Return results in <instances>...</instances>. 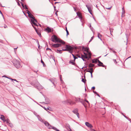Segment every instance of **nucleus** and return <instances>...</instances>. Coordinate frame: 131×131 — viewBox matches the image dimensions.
I'll list each match as a JSON object with an SVG mask.
<instances>
[{
  "label": "nucleus",
  "instance_id": "nucleus-1",
  "mask_svg": "<svg viewBox=\"0 0 131 131\" xmlns=\"http://www.w3.org/2000/svg\"><path fill=\"white\" fill-rule=\"evenodd\" d=\"M52 41L55 43L56 42H59L63 44L65 43V42L59 38H58L55 35H53L52 37Z\"/></svg>",
  "mask_w": 131,
  "mask_h": 131
},
{
  "label": "nucleus",
  "instance_id": "nucleus-2",
  "mask_svg": "<svg viewBox=\"0 0 131 131\" xmlns=\"http://www.w3.org/2000/svg\"><path fill=\"white\" fill-rule=\"evenodd\" d=\"M66 48H67V51H69L70 53H72V50L73 48L72 47L66 45Z\"/></svg>",
  "mask_w": 131,
  "mask_h": 131
},
{
  "label": "nucleus",
  "instance_id": "nucleus-3",
  "mask_svg": "<svg viewBox=\"0 0 131 131\" xmlns=\"http://www.w3.org/2000/svg\"><path fill=\"white\" fill-rule=\"evenodd\" d=\"M14 64L16 65V67L19 68L21 67V65L20 64L19 61L16 60L14 62Z\"/></svg>",
  "mask_w": 131,
  "mask_h": 131
},
{
  "label": "nucleus",
  "instance_id": "nucleus-4",
  "mask_svg": "<svg viewBox=\"0 0 131 131\" xmlns=\"http://www.w3.org/2000/svg\"><path fill=\"white\" fill-rule=\"evenodd\" d=\"M84 53V54L81 55V58L83 60H84V59L87 58H88V54L85 53Z\"/></svg>",
  "mask_w": 131,
  "mask_h": 131
},
{
  "label": "nucleus",
  "instance_id": "nucleus-5",
  "mask_svg": "<svg viewBox=\"0 0 131 131\" xmlns=\"http://www.w3.org/2000/svg\"><path fill=\"white\" fill-rule=\"evenodd\" d=\"M31 21L32 24L34 25H35L38 26L37 24L36 23L37 22V21L35 18L32 19L31 20Z\"/></svg>",
  "mask_w": 131,
  "mask_h": 131
},
{
  "label": "nucleus",
  "instance_id": "nucleus-6",
  "mask_svg": "<svg viewBox=\"0 0 131 131\" xmlns=\"http://www.w3.org/2000/svg\"><path fill=\"white\" fill-rule=\"evenodd\" d=\"M78 109H74L73 111V112L74 114H76L78 117L79 118V113H78Z\"/></svg>",
  "mask_w": 131,
  "mask_h": 131
},
{
  "label": "nucleus",
  "instance_id": "nucleus-7",
  "mask_svg": "<svg viewBox=\"0 0 131 131\" xmlns=\"http://www.w3.org/2000/svg\"><path fill=\"white\" fill-rule=\"evenodd\" d=\"M86 6L87 8L91 14H92L91 6L90 5H86Z\"/></svg>",
  "mask_w": 131,
  "mask_h": 131
},
{
  "label": "nucleus",
  "instance_id": "nucleus-8",
  "mask_svg": "<svg viewBox=\"0 0 131 131\" xmlns=\"http://www.w3.org/2000/svg\"><path fill=\"white\" fill-rule=\"evenodd\" d=\"M61 44H55L52 45V46L53 47L57 48L61 46Z\"/></svg>",
  "mask_w": 131,
  "mask_h": 131
},
{
  "label": "nucleus",
  "instance_id": "nucleus-9",
  "mask_svg": "<svg viewBox=\"0 0 131 131\" xmlns=\"http://www.w3.org/2000/svg\"><path fill=\"white\" fill-rule=\"evenodd\" d=\"M32 26L34 27V28L35 29V30H36V32H37V34L39 36H41V35L40 33V31L38 30L37 29H36V27H35L32 24Z\"/></svg>",
  "mask_w": 131,
  "mask_h": 131
},
{
  "label": "nucleus",
  "instance_id": "nucleus-10",
  "mask_svg": "<svg viewBox=\"0 0 131 131\" xmlns=\"http://www.w3.org/2000/svg\"><path fill=\"white\" fill-rule=\"evenodd\" d=\"M85 125L88 127L91 128L93 127L88 122H86L85 123Z\"/></svg>",
  "mask_w": 131,
  "mask_h": 131
},
{
  "label": "nucleus",
  "instance_id": "nucleus-11",
  "mask_svg": "<svg viewBox=\"0 0 131 131\" xmlns=\"http://www.w3.org/2000/svg\"><path fill=\"white\" fill-rule=\"evenodd\" d=\"M45 30L48 32H49L51 31V29L49 27H47L45 29Z\"/></svg>",
  "mask_w": 131,
  "mask_h": 131
},
{
  "label": "nucleus",
  "instance_id": "nucleus-12",
  "mask_svg": "<svg viewBox=\"0 0 131 131\" xmlns=\"http://www.w3.org/2000/svg\"><path fill=\"white\" fill-rule=\"evenodd\" d=\"M0 118L4 122H5V116L4 115H1Z\"/></svg>",
  "mask_w": 131,
  "mask_h": 131
},
{
  "label": "nucleus",
  "instance_id": "nucleus-13",
  "mask_svg": "<svg viewBox=\"0 0 131 131\" xmlns=\"http://www.w3.org/2000/svg\"><path fill=\"white\" fill-rule=\"evenodd\" d=\"M98 63H99L98 64V65L99 66H102L103 67H104V66L103 65V63H102L99 60L98 61Z\"/></svg>",
  "mask_w": 131,
  "mask_h": 131
},
{
  "label": "nucleus",
  "instance_id": "nucleus-14",
  "mask_svg": "<svg viewBox=\"0 0 131 131\" xmlns=\"http://www.w3.org/2000/svg\"><path fill=\"white\" fill-rule=\"evenodd\" d=\"M89 70L87 71V72H90L91 74H92L93 72V68H90L89 69Z\"/></svg>",
  "mask_w": 131,
  "mask_h": 131
},
{
  "label": "nucleus",
  "instance_id": "nucleus-15",
  "mask_svg": "<svg viewBox=\"0 0 131 131\" xmlns=\"http://www.w3.org/2000/svg\"><path fill=\"white\" fill-rule=\"evenodd\" d=\"M77 15L80 18H81V13L79 12L77 13Z\"/></svg>",
  "mask_w": 131,
  "mask_h": 131
},
{
  "label": "nucleus",
  "instance_id": "nucleus-16",
  "mask_svg": "<svg viewBox=\"0 0 131 131\" xmlns=\"http://www.w3.org/2000/svg\"><path fill=\"white\" fill-rule=\"evenodd\" d=\"M99 60L97 59H93L92 60V62L93 63H97L98 61Z\"/></svg>",
  "mask_w": 131,
  "mask_h": 131
},
{
  "label": "nucleus",
  "instance_id": "nucleus-17",
  "mask_svg": "<svg viewBox=\"0 0 131 131\" xmlns=\"http://www.w3.org/2000/svg\"><path fill=\"white\" fill-rule=\"evenodd\" d=\"M28 16L30 18H31L32 19L34 18V17L33 15L31 13L30 14H29Z\"/></svg>",
  "mask_w": 131,
  "mask_h": 131
},
{
  "label": "nucleus",
  "instance_id": "nucleus-18",
  "mask_svg": "<svg viewBox=\"0 0 131 131\" xmlns=\"http://www.w3.org/2000/svg\"><path fill=\"white\" fill-rule=\"evenodd\" d=\"M69 63L72 65H74V63L73 60H71L70 61Z\"/></svg>",
  "mask_w": 131,
  "mask_h": 131
},
{
  "label": "nucleus",
  "instance_id": "nucleus-19",
  "mask_svg": "<svg viewBox=\"0 0 131 131\" xmlns=\"http://www.w3.org/2000/svg\"><path fill=\"white\" fill-rule=\"evenodd\" d=\"M89 67H92L94 66V64H92V63H90L89 64Z\"/></svg>",
  "mask_w": 131,
  "mask_h": 131
},
{
  "label": "nucleus",
  "instance_id": "nucleus-20",
  "mask_svg": "<svg viewBox=\"0 0 131 131\" xmlns=\"http://www.w3.org/2000/svg\"><path fill=\"white\" fill-rule=\"evenodd\" d=\"M122 16H123V15L125 13V10H124V8H122Z\"/></svg>",
  "mask_w": 131,
  "mask_h": 131
},
{
  "label": "nucleus",
  "instance_id": "nucleus-21",
  "mask_svg": "<svg viewBox=\"0 0 131 131\" xmlns=\"http://www.w3.org/2000/svg\"><path fill=\"white\" fill-rule=\"evenodd\" d=\"M88 53V56L89 58H91V53L89 52Z\"/></svg>",
  "mask_w": 131,
  "mask_h": 131
},
{
  "label": "nucleus",
  "instance_id": "nucleus-22",
  "mask_svg": "<svg viewBox=\"0 0 131 131\" xmlns=\"http://www.w3.org/2000/svg\"><path fill=\"white\" fill-rule=\"evenodd\" d=\"M110 32L111 35H112V33L113 32V29L112 28H110Z\"/></svg>",
  "mask_w": 131,
  "mask_h": 131
},
{
  "label": "nucleus",
  "instance_id": "nucleus-23",
  "mask_svg": "<svg viewBox=\"0 0 131 131\" xmlns=\"http://www.w3.org/2000/svg\"><path fill=\"white\" fill-rule=\"evenodd\" d=\"M52 128L53 129L56 130V131H60L58 129H57L56 128L54 127H53Z\"/></svg>",
  "mask_w": 131,
  "mask_h": 131
},
{
  "label": "nucleus",
  "instance_id": "nucleus-24",
  "mask_svg": "<svg viewBox=\"0 0 131 131\" xmlns=\"http://www.w3.org/2000/svg\"><path fill=\"white\" fill-rule=\"evenodd\" d=\"M5 122H6V123H10V121L8 119H7L6 120H5Z\"/></svg>",
  "mask_w": 131,
  "mask_h": 131
},
{
  "label": "nucleus",
  "instance_id": "nucleus-25",
  "mask_svg": "<svg viewBox=\"0 0 131 131\" xmlns=\"http://www.w3.org/2000/svg\"><path fill=\"white\" fill-rule=\"evenodd\" d=\"M66 31L67 33V36H68V35H69V32L68 31V30L67 29V28L66 27Z\"/></svg>",
  "mask_w": 131,
  "mask_h": 131
},
{
  "label": "nucleus",
  "instance_id": "nucleus-26",
  "mask_svg": "<svg viewBox=\"0 0 131 131\" xmlns=\"http://www.w3.org/2000/svg\"><path fill=\"white\" fill-rule=\"evenodd\" d=\"M102 36V35L100 34H98V37L99 38H100Z\"/></svg>",
  "mask_w": 131,
  "mask_h": 131
},
{
  "label": "nucleus",
  "instance_id": "nucleus-27",
  "mask_svg": "<svg viewBox=\"0 0 131 131\" xmlns=\"http://www.w3.org/2000/svg\"><path fill=\"white\" fill-rule=\"evenodd\" d=\"M44 123L46 126H47L49 125V123L47 122H45Z\"/></svg>",
  "mask_w": 131,
  "mask_h": 131
},
{
  "label": "nucleus",
  "instance_id": "nucleus-28",
  "mask_svg": "<svg viewBox=\"0 0 131 131\" xmlns=\"http://www.w3.org/2000/svg\"><path fill=\"white\" fill-rule=\"evenodd\" d=\"M73 58H74V61L76 59H77V58L75 56H74Z\"/></svg>",
  "mask_w": 131,
  "mask_h": 131
},
{
  "label": "nucleus",
  "instance_id": "nucleus-29",
  "mask_svg": "<svg viewBox=\"0 0 131 131\" xmlns=\"http://www.w3.org/2000/svg\"><path fill=\"white\" fill-rule=\"evenodd\" d=\"M85 50L87 52V53L89 52V50L88 49V48H86V49H85Z\"/></svg>",
  "mask_w": 131,
  "mask_h": 131
},
{
  "label": "nucleus",
  "instance_id": "nucleus-30",
  "mask_svg": "<svg viewBox=\"0 0 131 131\" xmlns=\"http://www.w3.org/2000/svg\"><path fill=\"white\" fill-rule=\"evenodd\" d=\"M82 81L83 82L85 83V80L84 79L82 78Z\"/></svg>",
  "mask_w": 131,
  "mask_h": 131
},
{
  "label": "nucleus",
  "instance_id": "nucleus-31",
  "mask_svg": "<svg viewBox=\"0 0 131 131\" xmlns=\"http://www.w3.org/2000/svg\"><path fill=\"white\" fill-rule=\"evenodd\" d=\"M76 56L78 57L79 58H80L81 57H80V55L79 54H77L76 55Z\"/></svg>",
  "mask_w": 131,
  "mask_h": 131
},
{
  "label": "nucleus",
  "instance_id": "nucleus-32",
  "mask_svg": "<svg viewBox=\"0 0 131 131\" xmlns=\"http://www.w3.org/2000/svg\"><path fill=\"white\" fill-rule=\"evenodd\" d=\"M75 103L74 102H72L71 103H70V104H73Z\"/></svg>",
  "mask_w": 131,
  "mask_h": 131
},
{
  "label": "nucleus",
  "instance_id": "nucleus-33",
  "mask_svg": "<svg viewBox=\"0 0 131 131\" xmlns=\"http://www.w3.org/2000/svg\"><path fill=\"white\" fill-rule=\"evenodd\" d=\"M95 87H93L92 88V89H93V90H94L95 89Z\"/></svg>",
  "mask_w": 131,
  "mask_h": 131
},
{
  "label": "nucleus",
  "instance_id": "nucleus-34",
  "mask_svg": "<svg viewBox=\"0 0 131 131\" xmlns=\"http://www.w3.org/2000/svg\"><path fill=\"white\" fill-rule=\"evenodd\" d=\"M67 48H66V49H63L62 50L64 51H67Z\"/></svg>",
  "mask_w": 131,
  "mask_h": 131
},
{
  "label": "nucleus",
  "instance_id": "nucleus-35",
  "mask_svg": "<svg viewBox=\"0 0 131 131\" xmlns=\"http://www.w3.org/2000/svg\"><path fill=\"white\" fill-rule=\"evenodd\" d=\"M57 51L59 52V53H62L61 52V50H58Z\"/></svg>",
  "mask_w": 131,
  "mask_h": 131
},
{
  "label": "nucleus",
  "instance_id": "nucleus-36",
  "mask_svg": "<svg viewBox=\"0 0 131 131\" xmlns=\"http://www.w3.org/2000/svg\"><path fill=\"white\" fill-rule=\"evenodd\" d=\"M41 62L42 63H43V64H44V62L41 59Z\"/></svg>",
  "mask_w": 131,
  "mask_h": 131
},
{
  "label": "nucleus",
  "instance_id": "nucleus-37",
  "mask_svg": "<svg viewBox=\"0 0 131 131\" xmlns=\"http://www.w3.org/2000/svg\"><path fill=\"white\" fill-rule=\"evenodd\" d=\"M131 58V56L130 57H128L127 58V59H126V60H125V61H124V63L125 62V61H126V60H127L128 58Z\"/></svg>",
  "mask_w": 131,
  "mask_h": 131
},
{
  "label": "nucleus",
  "instance_id": "nucleus-38",
  "mask_svg": "<svg viewBox=\"0 0 131 131\" xmlns=\"http://www.w3.org/2000/svg\"><path fill=\"white\" fill-rule=\"evenodd\" d=\"M85 101H86V102L87 103H88V104H89V102H88V101H87V100H85Z\"/></svg>",
  "mask_w": 131,
  "mask_h": 131
},
{
  "label": "nucleus",
  "instance_id": "nucleus-39",
  "mask_svg": "<svg viewBox=\"0 0 131 131\" xmlns=\"http://www.w3.org/2000/svg\"><path fill=\"white\" fill-rule=\"evenodd\" d=\"M27 13L28 14V15H29V14H30V12H29V11L28 12H27Z\"/></svg>",
  "mask_w": 131,
  "mask_h": 131
},
{
  "label": "nucleus",
  "instance_id": "nucleus-40",
  "mask_svg": "<svg viewBox=\"0 0 131 131\" xmlns=\"http://www.w3.org/2000/svg\"><path fill=\"white\" fill-rule=\"evenodd\" d=\"M114 60V62H116V60L115 59H114V60Z\"/></svg>",
  "mask_w": 131,
  "mask_h": 131
},
{
  "label": "nucleus",
  "instance_id": "nucleus-41",
  "mask_svg": "<svg viewBox=\"0 0 131 131\" xmlns=\"http://www.w3.org/2000/svg\"><path fill=\"white\" fill-rule=\"evenodd\" d=\"M11 79V80H14L15 81H16V80H15H15H13V79H12L11 78V79Z\"/></svg>",
  "mask_w": 131,
  "mask_h": 131
},
{
  "label": "nucleus",
  "instance_id": "nucleus-42",
  "mask_svg": "<svg viewBox=\"0 0 131 131\" xmlns=\"http://www.w3.org/2000/svg\"><path fill=\"white\" fill-rule=\"evenodd\" d=\"M3 77H6V78H8V77H6V76H3Z\"/></svg>",
  "mask_w": 131,
  "mask_h": 131
},
{
  "label": "nucleus",
  "instance_id": "nucleus-43",
  "mask_svg": "<svg viewBox=\"0 0 131 131\" xmlns=\"http://www.w3.org/2000/svg\"><path fill=\"white\" fill-rule=\"evenodd\" d=\"M91 77L92 78V74H91Z\"/></svg>",
  "mask_w": 131,
  "mask_h": 131
},
{
  "label": "nucleus",
  "instance_id": "nucleus-44",
  "mask_svg": "<svg viewBox=\"0 0 131 131\" xmlns=\"http://www.w3.org/2000/svg\"><path fill=\"white\" fill-rule=\"evenodd\" d=\"M0 13H1V14H2V15H3V14H2V12H1V10H0Z\"/></svg>",
  "mask_w": 131,
  "mask_h": 131
},
{
  "label": "nucleus",
  "instance_id": "nucleus-45",
  "mask_svg": "<svg viewBox=\"0 0 131 131\" xmlns=\"http://www.w3.org/2000/svg\"><path fill=\"white\" fill-rule=\"evenodd\" d=\"M22 6L23 7H24V4H22Z\"/></svg>",
  "mask_w": 131,
  "mask_h": 131
},
{
  "label": "nucleus",
  "instance_id": "nucleus-46",
  "mask_svg": "<svg viewBox=\"0 0 131 131\" xmlns=\"http://www.w3.org/2000/svg\"><path fill=\"white\" fill-rule=\"evenodd\" d=\"M47 108H45V110H46V109H48V107H47Z\"/></svg>",
  "mask_w": 131,
  "mask_h": 131
},
{
  "label": "nucleus",
  "instance_id": "nucleus-47",
  "mask_svg": "<svg viewBox=\"0 0 131 131\" xmlns=\"http://www.w3.org/2000/svg\"><path fill=\"white\" fill-rule=\"evenodd\" d=\"M111 8V7H110V8H107V9H110Z\"/></svg>",
  "mask_w": 131,
  "mask_h": 131
},
{
  "label": "nucleus",
  "instance_id": "nucleus-48",
  "mask_svg": "<svg viewBox=\"0 0 131 131\" xmlns=\"http://www.w3.org/2000/svg\"><path fill=\"white\" fill-rule=\"evenodd\" d=\"M72 56H73V57H74V55L73 54H72Z\"/></svg>",
  "mask_w": 131,
  "mask_h": 131
},
{
  "label": "nucleus",
  "instance_id": "nucleus-49",
  "mask_svg": "<svg viewBox=\"0 0 131 131\" xmlns=\"http://www.w3.org/2000/svg\"><path fill=\"white\" fill-rule=\"evenodd\" d=\"M6 27H7V26H6V27L5 26V27H4L5 28H6Z\"/></svg>",
  "mask_w": 131,
  "mask_h": 131
},
{
  "label": "nucleus",
  "instance_id": "nucleus-50",
  "mask_svg": "<svg viewBox=\"0 0 131 131\" xmlns=\"http://www.w3.org/2000/svg\"><path fill=\"white\" fill-rule=\"evenodd\" d=\"M58 3L57 2H55V4H56V3Z\"/></svg>",
  "mask_w": 131,
  "mask_h": 131
},
{
  "label": "nucleus",
  "instance_id": "nucleus-51",
  "mask_svg": "<svg viewBox=\"0 0 131 131\" xmlns=\"http://www.w3.org/2000/svg\"><path fill=\"white\" fill-rule=\"evenodd\" d=\"M17 48H14V50H15V49H17Z\"/></svg>",
  "mask_w": 131,
  "mask_h": 131
}]
</instances>
